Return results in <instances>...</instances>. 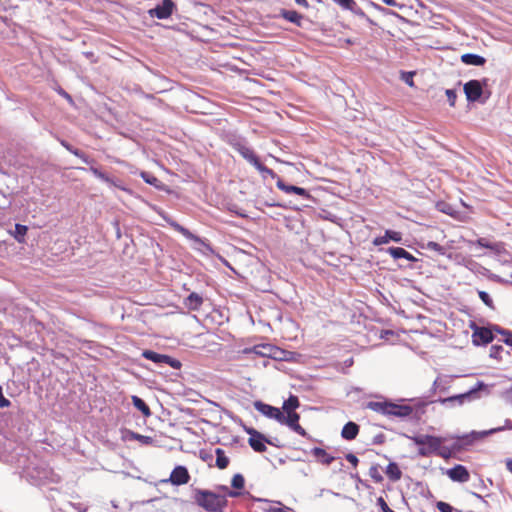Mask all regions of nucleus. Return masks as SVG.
Returning <instances> with one entry per match:
<instances>
[{
  "label": "nucleus",
  "instance_id": "obj_35",
  "mask_svg": "<svg viewBox=\"0 0 512 512\" xmlns=\"http://www.w3.org/2000/svg\"><path fill=\"white\" fill-rule=\"evenodd\" d=\"M140 175L146 183L153 185L155 187H159L160 180L154 175H151L147 172H141Z\"/></svg>",
  "mask_w": 512,
  "mask_h": 512
},
{
  "label": "nucleus",
  "instance_id": "obj_14",
  "mask_svg": "<svg viewBox=\"0 0 512 512\" xmlns=\"http://www.w3.org/2000/svg\"><path fill=\"white\" fill-rule=\"evenodd\" d=\"M233 148L255 168L260 163V160L258 156L255 154L254 150L249 148L248 146L238 142L233 144Z\"/></svg>",
  "mask_w": 512,
  "mask_h": 512
},
{
  "label": "nucleus",
  "instance_id": "obj_59",
  "mask_svg": "<svg viewBox=\"0 0 512 512\" xmlns=\"http://www.w3.org/2000/svg\"><path fill=\"white\" fill-rule=\"evenodd\" d=\"M1 389H2V388L0 387V390H1Z\"/></svg>",
  "mask_w": 512,
  "mask_h": 512
},
{
  "label": "nucleus",
  "instance_id": "obj_37",
  "mask_svg": "<svg viewBox=\"0 0 512 512\" xmlns=\"http://www.w3.org/2000/svg\"><path fill=\"white\" fill-rule=\"evenodd\" d=\"M503 347L501 345H492L490 348V357L500 360L502 358Z\"/></svg>",
  "mask_w": 512,
  "mask_h": 512
},
{
  "label": "nucleus",
  "instance_id": "obj_3",
  "mask_svg": "<svg viewBox=\"0 0 512 512\" xmlns=\"http://www.w3.org/2000/svg\"><path fill=\"white\" fill-rule=\"evenodd\" d=\"M256 169L260 173L267 175V176L271 177L272 179H277L276 186L281 191H283L287 194L294 193V194H297L305 199H309L311 197L309 192L306 189H304L302 187L286 184L272 169L263 165L261 162L256 166Z\"/></svg>",
  "mask_w": 512,
  "mask_h": 512
},
{
  "label": "nucleus",
  "instance_id": "obj_34",
  "mask_svg": "<svg viewBox=\"0 0 512 512\" xmlns=\"http://www.w3.org/2000/svg\"><path fill=\"white\" fill-rule=\"evenodd\" d=\"M231 486L235 489L241 490L245 486V479L241 474H235L231 480Z\"/></svg>",
  "mask_w": 512,
  "mask_h": 512
},
{
  "label": "nucleus",
  "instance_id": "obj_16",
  "mask_svg": "<svg viewBox=\"0 0 512 512\" xmlns=\"http://www.w3.org/2000/svg\"><path fill=\"white\" fill-rule=\"evenodd\" d=\"M334 2L343 9L349 10L358 16L365 17L371 24L373 23V21L365 14V12L360 7H358L354 0H334Z\"/></svg>",
  "mask_w": 512,
  "mask_h": 512
},
{
  "label": "nucleus",
  "instance_id": "obj_32",
  "mask_svg": "<svg viewBox=\"0 0 512 512\" xmlns=\"http://www.w3.org/2000/svg\"><path fill=\"white\" fill-rule=\"evenodd\" d=\"M494 330L496 331V333H498V334L503 336L502 341L505 344H507L509 346H512V331L503 329V328H501L498 325L494 326Z\"/></svg>",
  "mask_w": 512,
  "mask_h": 512
},
{
  "label": "nucleus",
  "instance_id": "obj_23",
  "mask_svg": "<svg viewBox=\"0 0 512 512\" xmlns=\"http://www.w3.org/2000/svg\"><path fill=\"white\" fill-rule=\"evenodd\" d=\"M388 253L394 259L403 258V259H406V260L412 261V262L416 261V258L411 253H409L408 251H406L404 248H401V247H390L388 249Z\"/></svg>",
  "mask_w": 512,
  "mask_h": 512
},
{
  "label": "nucleus",
  "instance_id": "obj_24",
  "mask_svg": "<svg viewBox=\"0 0 512 512\" xmlns=\"http://www.w3.org/2000/svg\"><path fill=\"white\" fill-rule=\"evenodd\" d=\"M461 61L466 65L482 66L486 59L477 54L466 53L461 56Z\"/></svg>",
  "mask_w": 512,
  "mask_h": 512
},
{
  "label": "nucleus",
  "instance_id": "obj_26",
  "mask_svg": "<svg viewBox=\"0 0 512 512\" xmlns=\"http://www.w3.org/2000/svg\"><path fill=\"white\" fill-rule=\"evenodd\" d=\"M389 401H369L366 408L387 416Z\"/></svg>",
  "mask_w": 512,
  "mask_h": 512
},
{
  "label": "nucleus",
  "instance_id": "obj_45",
  "mask_svg": "<svg viewBox=\"0 0 512 512\" xmlns=\"http://www.w3.org/2000/svg\"><path fill=\"white\" fill-rule=\"evenodd\" d=\"M11 404V402L4 397L3 393H2V389L0 390V407L1 408H5V407H9Z\"/></svg>",
  "mask_w": 512,
  "mask_h": 512
},
{
  "label": "nucleus",
  "instance_id": "obj_48",
  "mask_svg": "<svg viewBox=\"0 0 512 512\" xmlns=\"http://www.w3.org/2000/svg\"><path fill=\"white\" fill-rule=\"evenodd\" d=\"M221 489H222L223 491H225V492L227 493V495H228V496H230V497H236V496H238V493H237V492H234V491L229 490L227 486H222V487H221Z\"/></svg>",
  "mask_w": 512,
  "mask_h": 512
},
{
  "label": "nucleus",
  "instance_id": "obj_12",
  "mask_svg": "<svg viewBox=\"0 0 512 512\" xmlns=\"http://www.w3.org/2000/svg\"><path fill=\"white\" fill-rule=\"evenodd\" d=\"M254 407L258 412H260L264 416L274 419V420L278 421L279 423L281 422V419L283 418V412L277 407L271 406V405L263 403L261 401L255 402Z\"/></svg>",
  "mask_w": 512,
  "mask_h": 512
},
{
  "label": "nucleus",
  "instance_id": "obj_55",
  "mask_svg": "<svg viewBox=\"0 0 512 512\" xmlns=\"http://www.w3.org/2000/svg\"><path fill=\"white\" fill-rule=\"evenodd\" d=\"M62 94H63V97H67V98H70V96H69V94H68V93H66V92H63Z\"/></svg>",
  "mask_w": 512,
  "mask_h": 512
},
{
  "label": "nucleus",
  "instance_id": "obj_54",
  "mask_svg": "<svg viewBox=\"0 0 512 512\" xmlns=\"http://www.w3.org/2000/svg\"><path fill=\"white\" fill-rule=\"evenodd\" d=\"M67 150L71 152V150H74L70 145L63 144Z\"/></svg>",
  "mask_w": 512,
  "mask_h": 512
},
{
  "label": "nucleus",
  "instance_id": "obj_21",
  "mask_svg": "<svg viewBox=\"0 0 512 512\" xmlns=\"http://www.w3.org/2000/svg\"><path fill=\"white\" fill-rule=\"evenodd\" d=\"M90 170L97 178L106 182L107 184L115 186L123 191H127V189L122 185L120 181H115L113 178L109 177L107 174L103 173L98 168L91 167Z\"/></svg>",
  "mask_w": 512,
  "mask_h": 512
},
{
  "label": "nucleus",
  "instance_id": "obj_52",
  "mask_svg": "<svg viewBox=\"0 0 512 512\" xmlns=\"http://www.w3.org/2000/svg\"><path fill=\"white\" fill-rule=\"evenodd\" d=\"M202 460L204 461H208L210 459H212V455H205V456H201Z\"/></svg>",
  "mask_w": 512,
  "mask_h": 512
},
{
  "label": "nucleus",
  "instance_id": "obj_51",
  "mask_svg": "<svg viewBox=\"0 0 512 512\" xmlns=\"http://www.w3.org/2000/svg\"><path fill=\"white\" fill-rule=\"evenodd\" d=\"M295 2L300 5V6H303V7H308V2L307 0H295Z\"/></svg>",
  "mask_w": 512,
  "mask_h": 512
},
{
  "label": "nucleus",
  "instance_id": "obj_17",
  "mask_svg": "<svg viewBox=\"0 0 512 512\" xmlns=\"http://www.w3.org/2000/svg\"><path fill=\"white\" fill-rule=\"evenodd\" d=\"M203 304V298L196 292L190 293L185 299H184V305L186 308H188L191 311H197L200 309V307Z\"/></svg>",
  "mask_w": 512,
  "mask_h": 512
},
{
  "label": "nucleus",
  "instance_id": "obj_41",
  "mask_svg": "<svg viewBox=\"0 0 512 512\" xmlns=\"http://www.w3.org/2000/svg\"><path fill=\"white\" fill-rule=\"evenodd\" d=\"M377 505L380 507L382 512H394L386 503L383 497L377 498Z\"/></svg>",
  "mask_w": 512,
  "mask_h": 512
},
{
  "label": "nucleus",
  "instance_id": "obj_31",
  "mask_svg": "<svg viewBox=\"0 0 512 512\" xmlns=\"http://www.w3.org/2000/svg\"><path fill=\"white\" fill-rule=\"evenodd\" d=\"M28 227L22 224L15 225V232L13 233L14 238L18 243L25 242V236L27 234Z\"/></svg>",
  "mask_w": 512,
  "mask_h": 512
},
{
  "label": "nucleus",
  "instance_id": "obj_13",
  "mask_svg": "<svg viewBox=\"0 0 512 512\" xmlns=\"http://www.w3.org/2000/svg\"><path fill=\"white\" fill-rule=\"evenodd\" d=\"M446 475L455 482L465 483L470 479V473L463 465L457 464L446 471Z\"/></svg>",
  "mask_w": 512,
  "mask_h": 512
},
{
  "label": "nucleus",
  "instance_id": "obj_25",
  "mask_svg": "<svg viewBox=\"0 0 512 512\" xmlns=\"http://www.w3.org/2000/svg\"><path fill=\"white\" fill-rule=\"evenodd\" d=\"M385 473L392 482H397L402 478V471L400 470L398 464L395 462H390L387 465Z\"/></svg>",
  "mask_w": 512,
  "mask_h": 512
},
{
  "label": "nucleus",
  "instance_id": "obj_42",
  "mask_svg": "<svg viewBox=\"0 0 512 512\" xmlns=\"http://www.w3.org/2000/svg\"><path fill=\"white\" fill-rule=\"evenodd\" d=\"M436 507L440 512H452L453 510L450 504L443 501L437 502Z\"/></svg>",
  "mask_w": 512,
  "mask_h": 512
},
{
  "label": "nucleus",
  "instance_id": "obj_30",
  "mask_svg": "<svg viewBox=\"0 0 512 512\" xmlns=\"http://www.w3.org/2000/svg\"><path fill=\"white\" fill-rule=\"evenodd\" d=\"M300 406V402L297 396L290 395L287 400L284 401L282 406V412H294Z\"/></svg>",
  "mask_w": 512,
  "mask_h": 512
},
{
  "label": "nucleus",
  "instance_id": "obj_29",
  "mask_svg": "<svg viewBox=\"0 0 512 512\" xmlns=\"http://www.w3.org/2000/svg\"><path fill=\"white\" fill-rule=\"evenodd\" d=\"M132 403L136 409L142 412L143 416L149 417L151 416V410L149 406L142 400L140 397L133 395L131 397Z\"/></svg>",
  "mask_w": 512,
  "mask_h": 512
},
{
  "label": "nucleus",
  "instance_id": "obj_27",
  "mask_svg": "<svg viewBox=\"0 0 512 512\" xmlns=\"http://www.w3.org/2000/svg\"><path fill=\"white\" fill-rule=\"evenodd\" d=\"M281 17L285 20L296 24L297 26H301V22L303 19V15L295 10H285L283 9L280 13Z\"/></svg>",
  "mask_w": 512,
  "mask_h": 512
},
{
  "label": "nucleus",
  "instance_id": "obj_58",
  "mask_svg": "<svg viewBox=\"0 0 512 512\" xmlns=\"http://www.w3.org/2000/svg\"><path fill=\"white\" fill-rule=\"evenodd\" d=\"M510 428L512 429V425L510 426Z\"/></svg>",
  "mask_w": 512,
  "mask_h": 512
},
{
  "label": "nucleus",
  "instance_id": "obj_11",
  "mask_svg": "<svg viewBox=\"0 0 512 512\" xmlns=\"http://www.w3.org/2000/svg\"><path fill=\"white\" fill-rule=\"evenodd\" d=\"M464 93L470 102H476L480 99L483 93V87L480 81L470 80L464 84Z\"/></svg>",
  "mask_w": 512,
  "mask_h": 512
},
{
  "label": "nucleus",
  "instance_id": "obj_38",
  "mask_svg": "<svg viewBox=\"0 0 512 512\" xmlns=\"http://www.w3.org/2000/svg\"><path fill=\"white\" fill-rule=\"evenodd\" d=\"M471 393H464L456 396H451L443 400V402H454L457 401L459 404H462L465 399L469 398Z\"/></svg>",
  "mask_w": 512,
  "mask_h": 512
},
{
  "label": "nucleus",
  "instance_id": "obj_49",
  "mask_svg": "<svg viewBox=\"0 0 512 512\" xmlns=\"http://www.w3.org/2000/svg\"><path fill=\"white\" fill-rule=\"evenodd\" d=\"M506 469L512 474V458H508L505 461Z\"/></svg>",
  "mask_w": 512,
  "mask_h": 512
},
{
  "label": "nucleus",
  "instance_id": "obj_44",
  "mask_svg": "<svg viewBox=\"0 0 512 512\" xmlns=\"http://www.w3.org/2000/svg\"><path fill=\"white\" fill-rule=\"evenodd\" d=\"M346 460L351 463L354 467H356L358 465V458L356 457V455L352 454V453H348L346 456H345Z\"/></svg>",
  "mask_w": 512,
  "mask_h": 512
},
{
  "label": "nucleus",
  "instance_id": "obj_53",
  "mask_svg": "<svg viewBox=\"0 0 512 512\" xmlns=\"http://www.w3.org/2000/svg\"><path fill=\"white\" fill-rule=\"evenodd\" d=\"M406 83L409 84L410 86H413V80L412 79H406Z\"/></svg>",
  "mask_w": 512,
  "mask_h": 512
},
{
  "label": "nucleus",
  "instance_id": "obj_4",
  "mask_svg": "<svg viewBox=\"0 0 512 512\" xmlns=\"http://www.w3.org/2000/svg\"><path fill=\"white\" fill-rule=\"evenodd\" d=\"M494 326L495 325H493L491 328L479 327L475 323H472L470 325L471 329L473 330L472 343L475 346L487 345L491 343L494 339L493 333H496Z\"/></svg>",
  "mask_w": 512,
  "mask_h": 512
},
{
  "label": "nucleus",
  "instance_id": "obj_43",
  "mask_svg": "<svg viewBox=\"0 0 512 512\" xmlns=\"http://www.w3.org/2000/svg\"><path fill=\"white\" fill-rule=\"evenodd\" d=\"M446 96L448 98V101H449V104L451 106H454L455 105V101H456V92L454 90H451V89H448L446 90Z\"/></svg>",
  "mask_w": 512,
  "mask_h": 512
},
{
  "label": "nucleus",
  "instance_id": "obj_6",
  "mask_svg": "<svg viewBox=\"0 0 512 512\" xmlns=\"http://www.w3.org/2000/svg\"><path fill=\"white\" fill-rule=\"evenodd\" d=\"M247 433L249 434L248 443L250 447L255 452H265L266 451V445L265 443H271L265 436L260 433L259 431L255 430L254 428L247 429Z\"/></svg>",
  "mask_w": 512,
  "mask_h": 512
},
{
  "label": "nucleus",
  "instance_id": "obj_57",
  "mask_svg": "<svg viewBox=\"0 0 512 512\" xmlns=\"http://www.w3.org/2000/svg\"><path fill=\"white\" fill-rule=\"evenodd\" d=\"M267 348L271 349L270 346H263V349H267Z\"/></svg>",
  "mask_w": 512,
  "mask_h": 512
},
{
  "label": "nucleus",
  "instance_id": "obj_8",
  "mask_svg": "<svg viewBox=\"0 0 512 512\" xmlns=\"http://www.w3.org/2000/svg\"><path fill=\"white\" fill-rule=\"evenodd\" d=\"M190 478L188 469L185 466L179 465L172 470L169 479L163 480V482H170L175 486H180L187 484Z\"/></svg>",
  "mask_w": 512,
  "mask_h": 512
},
{
  "label": "nucleus",
  "instance_id": "obj_20",
  "mask_svg": "<svg viewBox=\"0 0 512 512\" xmlns=\"http://www.w3.org/2000/svg\"><path fill=\"white\" fill-rule=\"evenodd\" d=\"M167 222H168V224L170 225L171 228H173L175 231H177L180 234H182L186 239H189V240H192V241H195V242H201V240H200V238L198 236H196L195 234L190 232L187 228L183 227L182 225H180L176 221L171 220V219H167Z\"/></svg>",
  "mask_w": 512,
  "mask_h": 512
},
{
  "label": "nucleus",
  "instance_id": "obj_50",
  "mask_svg": "<svg viewBox=\"0 0 512 512\" xmlns=\"http://www.w3.org/2000/svg\"><path fill=\"white\" fill-rule=\"evenodd\" d=\"M382 2L388 6H399L396 0H382Z\"/></svg>",
  "mask_w": 512,
  "mask_h": 512
},
{
  "label": "nucleus",
  "instance_id": "obj_56",
  "mask_svg": "<svg viewBox=\"0 0 512 512\" xmlns=\"http://www.w3.org/2000/svg\"><path fill=\"white\" fill-rule=\"evenodd\" d=\"M254 349H257V347H255ZM255 351H256V353H259V354H263V355L265 354V353H264V352H262V351H257V350H255Z\"/></svg>",
  "mask_w": 512,
  "mask_h": 512
},
{
  "label": "nucleus",
  "instance_id": "obj_1",
  "mask_svg": "<svg viewBox=\"0 0 512 512\" xmlns=\"http://www.w3.org/2000/svg\"><path fill=\"white\" fill-rule=\"evenodd\" d=\"M410 439L419 446L418 455L421 457L435 454L447 460L461 450L458 440L450 442L447 438L427 434L415 435Z\"/></svg>",
  "mask_w": 512,
  "mask_h": 512
},
{
  "label": "nucleus",
  "instance_id": "obj_40",
  "mask_svg": "<svg viewBox=\"0 0 512 512\" xmlns=\"http://www.w3.org/2000/svg\"><path fill=\"white\" fill-rule=\"evenodd\" d=\"M133 438L141 442L142 444L150 445L153 442L152 437L145 436L137 433H133Z\"/></svg>",
  "mask_w": 512,
  "mask_h": 512
},
{
  "label": "nucleus",
  "instance_id": "obj_7",
  "mask_svg": "<svg viewBox=\"0 0 512 512\" xmlns=\"http://www.w3.org/2000/svg\"><path fill=\"white\" fill-rule=\"evenodd\" d=\"M300 415L297 412H288L286 415L283 413V418L280 424L288 426L292 431L302 437H308L306 430L299 424Z\"/></svg>",
  "mask_w": 512,
  "mask_h": 512
},
{
  "label": "nucleus",
  "instance_id": "obj_36",
  "mask_svg": "<svg viewBox=\"0 0 512 512\" xmlns=\"http://www.w3.org/2000/svg\"><path fill=\"white\" fill-rule=\"evenodd\" d=\"M478 295H479V298L483 301V303L491 308V309H494V303H493V300L492 298L489 296V294L485 291H479L478 292Z\"/></svg>",
  "mask_w": 512,
  "mask_h": 512
},
{
  "label": "nucleus",
  "instance_id": "obj_10",
  "mask_svg": "<svg viewBox=\"0 0 512 512\" xmlns=\"http://www.w3.org/2000/svg\"><path fill=\"white\" fill-rule=\"evenodd\" d=\"M414 409L412 406L403 403H393L389 401L388 405V413L389 417H397V418H407L412 415Z\"/></svg>",
  "mask_w": 512,
  "mask_h": 512
},
{
  "label": "nucleus",
  "instance_id": "obj_33",
  "mask_svg": "<svg viewBox=\"0 0 512 512\" xmlns=\"http://www.w3.org/2000/svg\"><path fill=\"white\" fill-rule=\"evenodd\" d=\"M369 476L371 477V479L375 482V483H381L383 482V476L380 472V467L379 465H373L370 467L369 469Z\"/></svg>",
  "mask_w": 512,
  "mask_h": 512
},
{
  "label": "nucleus",
  "instance_id": "obj_28",
  "mask_svg": "<svg viewBox=\"0 0 512 512\" xmlns=\"http://www.w3.org/2000/svg\"><path fill=\"white\" fill-rule=\"evenodd\" d=\"M215 455L217 468L220 470L226 469L230 463V459L226 455L225 451L222 448H216Z\"/></svg>",
  "mask_w": 512,
  "mask_h": 512
},
{
  "label": "nucleus",
  "instance_id": "obj_19",
  "mask_svg": "<svg viewBox=\"0 0 512 512\" xmlns=\"http://www.w3.org/2000/svg\"><path fill=\"white\" fill-rule=\"evenodd\" d=\"M470 245L475 244L479 247L487 248L495 253H500L503 250V244L497 242H490L486 238H479L475 242L468 241Z\"/></svg>",
  "mask_w": 512,
  "mask_h": 512
},
{
  "label": "nucleus",
  "instance_id": "obj_22",
  "mask_svg": "<svg viewBox=\"0 0 512 512\" xmlns=\"http://www.w3.org/2000/svg\"><path fill=\"white\" fill-rule=\"evenodd\" d=\"M359 433V426L354 422L346 423L341 431L342 438L346 440H353L357 437Z\"/></svg>",
  "mask_w": 512,
  "mask_h": 512
},
{
  "label": "nucleus",
  "instance_id": "obj_2",
  "mask_svg": "<svg viewBox=\"0 0 512 512\" xmlns=\"http://www.w3.org/2000/svg\"><path fill=\"white\" fill-rule=\"evenodd\" d=\"M195 503L208 512H221L227 506L225 495L210 490L196 489L194 491Z\"/></svg>",
  "mask_w": 512,
  "mask_h": 512
},
{
  "label": "nucleus",
  "instance_id": "obj_46",
  "mask_svg": "<svg viewBox=\"0 0 512 512\" xmlns=\"http://www.w3.org/2000/svg\"><path fill=\"white\" fill-rule=\"evenodd\" d=\"M71 153H73L75 156L81 158L85 163H89L88 157L80 150L74 149V150H71Z\"/></svg>",
  "mask_w": 512,
  "mask_h": 512
},
{
  "label": "nucleus",
  "instance_id": "obj_15",
  "mask_svg": "<svg viewBox=\"0 0 512 512\" xmlns=\"http://www.w3.org/2000/svg\"><path fill=\"white\" fill-rule=\"evenodd\" d=\"M402 239H403V237H402L401 232L394 231V230H386L385 234L383 236L374 238L373 245L380 246V245L387 244L389 241L401 243Z\"/></svg>",
  "mask_w": 512,
  "mask_h": 512
},
{
  "label": "nucleus",
  "instance_id": "obj_5",
  "mask_svg": "<svg viewBox=\"0 0 512 512\" xmlns=\"http://www.w3.org/2000/svg\"><path fill=\"white\" fill-rule=\"evenodd\" d=\"M142 356L156 364H166L174 369H180L182 365L179 360L172 358L169 355L159 354L152 350H144L142 352Z\"/></svg>",
  "mask_w": 512,
  "mask_h": 512
},
{
  "label": "nucleus",
  "instance_id": "obj_39",
  "mask_svg": "<svg viewBox=\"0 0 512 512\" xmlns=\"http://www.w3.org/2000/svg\"><path fill=\"white\" fill-rule=\"evenodd\" d=\"M426 247H427V249L435 251V252L439 253L440 255L445 254L444 247L434 241H429L427 243Z\"/></svg>",
  "mask_w": 512,
  "mask_h": 512
},
{
  "label": "nucleus",
  "instance_id": "obj_9",
  "mask_svg": "<svg viewBox=\"0 0 512 512\" xmlns=\"http://www.w3.org/2000/svg\"><path fill=\"white\" fill-rule=\"evenodd\" d=\"M174 8L175 4L172 0H163L162 4L149 10V15L158 19H167L172 15Z\"/></svg>",
  "mask_w": 512,
  "mask_h": 512
},
{
  "label": "nucleus",
  "instance_id": "obj_47",
  "mask_svg": "<svg viewBox=\"0 0 512 512\" xmlns=\"http://www.w3.org/2000/svg\"><path fill=\"white\" fill-rule=\"evenodd\" d=\"M270 512H290L288 507H273L269 510Z\"/></svg>",
  "mask_w": 512,
  "mask_h": 512
},
{
  "label": "nucleus",
  "instance_id": "obj_18",
  "mask_svg": "<svg viewBox=\"0 0 512 512\" xmlns=\"http://www.w3.org/2000/svg\"><path fill=\"white\" fill-rule=\"evenodd\" d=\"M311 453L319 463L324 465H330L335 460L334 456L330 455L325 449L320 447L313 448Z\"/></svg>",
  "mask_w": 512,
  "mask_h": 512
}]
</instances>
